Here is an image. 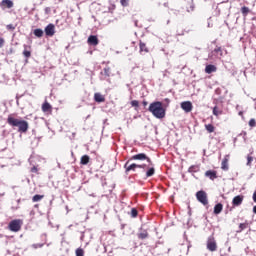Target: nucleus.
<instances>
[{"label": "nucleus", "mask_w": 256, "mask_h": 256, "mask_svg": "<svg viewBox=\"0 0 256 256\" xmlns=\"http://www.w3.org/2000/svg\"><path fill=\"white\" fill-rule=\"evenodd\" d=\"M155 175V167L152 165H149L148 170L146 171V177H153Z\"/></svg>", "instance_id": "19"}, {"label": "nucleus", "mask_w": 256, "mask_h": 256, "mask_svg": "<svg viewBox=\"0 0 256 256\" xmlns=\"http://www.w3.org/2000/svg\"><path fill=\"white\" fill-rule=\"evenodd\" d=\"M139 47H140V53H149V48H147V44H145V42L140 41L139 43Z\"/></svg>", "instance_id": "21"}, {"label": "nucleus", "mask_w": 256, "mask_h": 256, "mask_svg": "<svg viewBox=\"0 0 256 256\" xmlns=\"http://www.w3.org/2000/svg\"><path fill=\"white\" fill-rule=\"evenodd\" d=\"M130 161H147L149 165H153V161L145 153H139L131 156Z\"/></svg>", "instance_id": "5"}, {"label": "nucleus", "mask_w": 256, "mask_h": 256, "mask_svg": "<svg viewBox=\"0 0 256 256\" xmlns=\"http://www.w3.org/2000/svg\"><path fill=\"white\" fill-rule=\"evenodd\" d=\"M206 248L208 249V251H211V253H215V251H217V240H215L214 236L208 237L206 242Z\"/></svg>", "instance_id": "6"}, {"label": "nucleus", "mask_w": 256, "mask_h": 256, "mask_svg": "<svg viewBox=\"0 0 256 256\" xmlns=\"http://www.w3.org/2000/svg\"><path fill=\"white\" fill-rule=\"evenodd\" d=\"M37 169L35 167L32 168V173H35Z\"/></svg>", "instance_id": "45"}, {"label": "nucleus", "mask_w": 256, "mask_h": 256, "mask_svg": "<svg viewBox=\"0 0 256 256\" xmlns=\"http://www.w3.org/2000/svg\"><path fill=\"white\" fill-rule=\"evenodd\" d=\"M247 227H249V223H240L237 233H242L243 231H245V229H247Z\"/></svg>", "instance_id": "25"}, {"label": "nucleus", "mask_w": 256, "mask_h": 256, "mask_svg": "<svg viewBox=\"0 0 256 256\" xmlns=\"http://www.w3.org/2000/svg\"><path fill=\"white\" fill-rule=\"evenodd\" d=\"M138 239H140L141 241L145 240V239H149V232L147 230H141L138 234H137Z\"/></svg>", "instance_id": "17"}, {"label": "nucleus", "mask_w": 256, "mask_h": 256, "mask_svg": "<svg viewBox=\"0 0 256 256\" xmlns=\"http://www.w3.org/2000/svg\"><path fill=\"white\" fill-rule=\"evenodd\" d=\"M104 75L106 77H111V68H109V67L104 68Z\"/></svg>", "instance_id": "33"}, {"label": "nucleus", "mask_w": 256, "mask_h": 256, "mask_svg": "<svg viewBox=\"0 0 256 256\" xmlns=\"http://www.w3.org/2000/svg\"><path fill=\"white\" fill-rule=\"evenodd\" d=\"M11 209H12V211H17V210L19 209V205H17V206H12Z\"/></svg>", "instance_id": "40"}, {"label": "nucleus", "mask_w": 256, "mask_h": 256, "mask_svg": "<svg viewBox=\"0 0 256 256\" xmlns=\"http://www.w3.org/2000/svg\"><path fill=\"white\" fill-rule=\"evenodd\" d=\"M251 10H249V7L247 6H244L241 8V13L243 15V17H247V15H249Z\"/></svg>", "instance_id": "28"}, {"label": "nucleus", "mask_w": 256, "mask_h": 256, "mask_svg": "<svg viewBox=\"0 0 256 256\" xmlns=\"http://www.w3.org/2000/svg\"><path fill=\"white\" fill-rule=\"evenodd\" d=\"M44 197H45L44 195L36 194L33 196L32 201L33 203H37L38 201H41V199H43Z\"/></svg>", "instance_id": "31"}, {"label": "nucleus", "mask_w": 256, "mask_h": 256, "mask_svg": "<svg viewBox=\"0 0 256 256\" xmlns=\"http://www.w3.org/2000/svg\"><path fill=\"white\" fill-rule=\"evenodd\" d=\"M239 115H243V112H239Z\"/></svg>", "instance_id": "48"}, {"label": "nucleus", "mask_w": 256, "mask_h": 256, "mask_svg": "<svg viewBox=\"0 0 256 256\" xmlns=\"http://www.w3.org/2000/svg\"><path fill=\"white\" fill-rule=\"evenodd\" d=\"M222 171H229V155H226L221 163Z\"/></svg>", "instance_id": "13"}, {"label": "nucleus", "mask_w": 256, "mask_h": 256, "mask_svg": "<svg viewBox=\"0 0 256 256\" xmlns=\"http://www.w3.org/2000/svg\"><path fill=\"white\" fill-rule=\"evenodd\" d=\"M76 256H85V251L82 248H78L75 251Z\"/></svg>", "instance_id": "32"}, {"label": "nucleus", "mask_w": 256, "mask_h": 256, "mask_svg": "<svg viewBox=\"0 0 256 256\" xmlns=\"http://www.w3.org/2000/svg\"><path fill=\"white\" fill-rule=\"evenodd\" d=\"M223 211V204L218 203L214 206V215H219Z\"/></svg>", "instance_id": "23"}, {"label": "nucleus", "mask_w": 256, "mask_h": 256, "mask_svg": "<svg viewBox=\"0 0 256 256\" xmlns=\"http://www.w3.org/2000/svg\"><path fill=\"white\" fill-rule=\"evenodd\" d=\"M252 199H253L254 203H256V191L253 193Z\"/></svg>", "instance_id": "42"}, {"label": "nucleus", "mask_w": 256, "mask_h": 256, "mask_svg": "<svg viewBox=\"0 0 256 256\" xmlns=\"http://www.w3.org/2000/svg\"><path fill=\"white\" fill-rule=\"evenodd\" d=\"M148 111L152 113V115L156 119H165V115H167V110L163 107V102L155 101L149 105Z\"/></svg>", "instance_id": "2"}, {"label": "nucleus", "mask_w": 256, "mask_h": 256, "mask_svg": "<svg viewBox=\"0 0 256 256\" xmlns=\"http://www.w3.org/2000/svg\"><path fill=\"white\" fill-rule=\"evenodd\" d=\"M214 53H220V55L222 56V55H223V49H221V47L217 46V47L214 49Z\"/></svg>", "instance_id": "35"}, {"label": "nucleus", "mask_w": 256, "mask_h": 256, "mask_svg": "<svg viewBox=\"0 0 256 256\" xmlns=\"http://www.w3.org/2000/svg\"><path fill=\"white\" fill-rule=\"evenodd\" d=\"M212 113L215 117H219V115H223V109L219 108L218 106H215L212 110Z\"/></svg>", "instance_id": "22"}, {"label": "nucleus", "mask_w": 256, "mask_h": 256, "mask_svg": "<svg viewBox=\"0 0 256 256\" xmlns=\"http://www.w3.org/2000/svg\"><path fill=\"white\" fill-rule=\"evenodd\" d=\"M7 29H14V28H13V25H11V24L8 25V26H7Z\"/></svg>", "instance_id": "44"}, {"label": "nucleus", "mask_w": 256, "mask_h": 256, "mask_svg": "<svg viewBox=\"0 0 256 256\" xmlns=\"http://www.w3.org/2000/svg\"><path fill=\"white\" fill-rule=\"evenodd\" d=\"M243 199H244V196H243V195L235 196V197L233 198V200H232V205H233V207H239V205H242Z\"/></svg>", "instance_id": "12"}, {"label": "nucleus", "mask_w": 256, "mask_h": 256, "mask_svg": "<svg viewBox=\"0 0 256 256\" xmlns=\"http://www.w3.org/2000/svg\"><path fill=\"white\" fill-rule=\"evenodd\" d=\"M253 213L256 214V206L253 207Z\"/></svg>", "instance_id": "46"}, {"label": "nucleus", "mask_w": 256, "mask_h": 256, "mask_svg": "<svg viewBox=\"0 0 256 256\" xmlns=\"http://www.w3.org/2000/svg\"><path fill=\"white\" fill-rule=\"evenodd\" d=\"M131 158L124 164L125 173H130V171H137V169H146L147 164H129L131 163Z\"/></svg>", "instance_id": "3"}, {"label": "nucleus", "mask_w": 256, "mask_h": 256, "mask_svg": "<svg viewBox=\"0 0 256 256\" xmlns=\"http://www.w3.org/2000/svg\"><path fill=\"white\" fill-rule=\"evenodd\" d=\"M42 111L43 113H51L53 111V107L51 104H49V102H44L42 104Z\"/></svg>", "instance_id": "16"}, {"label": "nucleus", "mask_w": 256, "mask_h": 256, "mask_svg": "<svg viewBox=\"0 0 256 256\" xmlns=\"http://www.w3.org/2000/svg\"><path fill=\"white\" fill-rule=\"evenodd\" d=\"M196 199L202 205H209V199L207 198V192L200 190L196 193Z\"/></svg>", "instance_id": "7"}, {"label": "nucleus", "mask_w": 256, "mask_h": 256, "mask_svg": "<svg viewBox=\"0 0 256 256\" xmlns=\"http://www.w3.org/2000/svg\"><path fill=\"white\" fill-rule=\"evenodd\" d=\"M27 49H31V48L27 45H24L23 55L24 57H26V59H29V57H31V50H27Z\"/></svg>", "instance_id": "26"}, {"label": "nucleus", "mask_w": 256, "mask_h": 256, "mask_svg": "<svg viewBox=\"0 0 256 256\" xmlns=\"http://www.w3.org/2000/svg\"><path fill=\"white\" fill-rule=\"evenodd\" d=\"M7 123L10 127H17L18 133H27V131H29V122H27V120L15 118L13 114L8 115Z\"/></svg>", "instance_id": "1"}, {"label": "nucleus", "mask_w": 256, "mask_h": 256, "mask_svg": "<svg viewBox=\"0 0 256 256\" xmlns=\"http://www.w3.org/2000/svg\"><path fill=\"white\" fill-rule=\"evenodd\" d=\"M181 109H183L185 113H191L193 111V103H191V101H184L181 103Z\"/></svg>", "instance_id": "8"}, {"label": "nucleus", "mask_w": 256, "mask_h": 256, "mask_svg": "<svg viewBox=\"0 0 256 256\" xmlns=\"http://www.w3.org/2000/svg\"><path fill=\"white\" fill-rule=\"evenodd\" d=\"M249 127H256V121H255V119H250V121H249Z\"/></svg>", "instance_id": "36"}, {"label": "nucleus", "mask_w": 256, "mask_h": 256, "mask_svg": "<svg viewBox=\"0 0 256 256\" xmlns=\"http://www.w3.org/2000/svg\"><path fill=\"white\" fill-rule=\"evenodd\" d=\"M207 133H215V126L213 124H205Z\"/></svg>", "instance_id": "27"}, {"label": "nucleus", "mask_w": 256, "mask_h": 256, "mask_svg": "<svg viewBox=\"0 0 256 256\" xmlns=\"http://www.w3.org/2000/svg\"><path fill=\"white\" fill-rule=\"evenodd\" d=\"M3 45H5V39L0 38V49L3 48Z\"/></svg>", "instance_id": "39"}, {"label": "nucleus", "mask_w": 256, "mask_h": 256, "mask_svg": "<svg viewBox=\"0 0 256 256\" xmlns=\"http://www.w3.org/2000/svg\"><path fill=\"white\" fill-rule=\"evenodd\" d=\"M45 35L47 37H53L55 35V25L54 24H48L45 29Z\"/></svg>", "instance_id": "9"}, {"label": "nucleus", "mask_w": 256, "mask_h": 256, "mask_svg": "<svg viewBox=\"0 0 256 256\" xmlns=\"http://www.w3.org/2000/svg\"><path fill=\"white\" fill-rule=\"evenodd\" d=\"M13 1L11 0H2L0 3V7L1 9L5 10V9H13Z\"/></svg>", "instance_id": "10"}, {"label": "nucleus", "mask_w": 256, "mask_h": 256, "mask_svg": "<svg viewBox=\"0 0 256 256\" xmlns=\"http://www.w3.org/2000/svg\"><path fill=\"white\" fill-rule=\"evenodd\" d=\"M94 101L96 103H105V96H103V94L97 92L94 94Z\"/></svg>", "instance_id": "15"}, {"label": "nucleus", "mask_w": 256, "mask_h": 256, "mask_svg": "<svg viewBox=\"0 0 256 256\" xmlns=\"http://www.w3.org/2000/svg\"><path fill=\"white\" fill-rule=\"evenodd\" d=\"M35 207H39V204H36Z\"/></svg>", "instance_id": "49"}, {"label": "nucleus", "mask_w": 256, "mask_h": 256, "mask_svg": "<svg viewBox=\"0 0 256 256\" xmlns=\"http://www.w3.org/2000/svg\"><path fill=\"white\" fill-rule=\"evenodd\" d=\"M217 71V66L213 64H209L205 67V73L211 75V73H215Z\"/></svg>", "instance_id": "18"}, {"label": "nucleus", "mask_w": 256, "mask_h": 256, "mask_svg": "<svg viewBox=\"0 0 256 256\" xmlns=\"http://www.w3.org/2000/svg\"><path fill=\"white\" fill-rule=\"evenodd\" d=\"M131 106L132 107H139V101H137V100L131 101Z\"/></svg>", "instance_id": "37"}, {"label": "nucleus", "mask_w": 256, "mask_h": 256, "mask_svg": "<svg viewBox=\"0 0 256 256\" xmlns=\"http://www.w3.org/2000/svg\"><path fill=\"white\" fill-rule=\"evenodd\" d=\"M122 7H129V0H120Z\"/></svg>", "instance_id": "34"}, {"label": "nucleus", "mask_w": 256, "mask_h": 256, "mask_svg": "<svg viewBox=\"0 0 256 256\" xmlns=\"http://www.w3.org/2000/svg\"><path fill=\"white\" fill-rule=\"evenodd\" d=\"M142 105H144V107H147L148 102H147V101H143V102H142Z\"/></svg>", "instance_id": "43"}, {"label": "nucleus", "mask_w": 256, "mask_h": 256, "mask_svg": "<svg viewBox=\"0 0 256 256\" xmlns=\"http://www.w3.org/2000/svg\"><path fill=\"white\" fill-rule=\"evenodd\" d=\"M200 170L201 168L199 167V165H192L189 167L188 173H199Z\"/></svg>", "instance_id": "24"}, {"label": "nucleus", "mask_w": 256, "mask_h": 256, "mask_svg": "<svg viewBox=\"0 0 256 256\" xmlns=\"http://www.w3.org/2000/svg\"><path fill=\"white\" fill-rule=\"evenodd\" d=\"M88 45H92L93 47H97L99 45V38L96 35H90L87 40Z\"/></svg>", "instance_id": "11"}, {"label": "nucleus", "mask_w": 256, "mask_h": 256, "mask_svg": "<svg viewBox=\"0 0 256 256\" xmlns=\"http://www.w3.org/2000/svg\"><path fill=\"white\" fill-rule=\"evenodd\" d=\"M43 33L44 32L41 28H37V29L34 30L35 37L41 38V37H43Z\"/></svg>", "instance_id": "29"}, {"label": "nucleus", "mask_w": 256, "mask_h": 256, "mask_svg": "<svg viewBox=\"0 0 256 256\" xmlns=\"http://www.w3.org/2000/svg\"><path fill=\"white\" fill-rule=\"evenodd\" d=\"M89 161H91V157H89V155H83L80 159L81 165H89Z\"/></svg>", "instance_id": "20"}, {"label": "nucleus", "mask_w": 256, "mask_h": 256, "mask_svg": "<svg viewBox=\"0 0 256 256\" xmlns=\"http://www.w3.org/2000/svg\"><path fill=\"white\" fill-rule=\"evenodd\" d=\"M138 215H139V211L137 210V208H132L130 212V217H132V219H135L137 218Z\"/></svg>", "instance_id": "30"}, {"label": "nucleus", "mask_w": 256, "mask_h": 256, "mask_svg": "<svg viewBox=\"0 0 256 256\" xmlns=\"http://www.w3.org/2000/svg\"><path fill=\"white\" fill-rule=\"evenodd\" d=\"M251 163H253L252 156H247V165L251 166Z\"/></svg>", "instance_id": "38"}, {"label": "nucleus", "mask_w": 256, "mask_h": 256, "mask_svg": "<svg viewBox=\"0 0 256 256\" xmlns=\"http://www.w3.org/2000/svg\"><path fill=\"white\" fill-rule=\"evenodd\" d=\"M18 203H21V200H18Z\"/></svg>", "instance_id": "50"}, {"label": "nucleus", "mask_w": 256, "mask_h": 256, "mask_svg": "<svg viewBox=\"0 0 256 256\" xmlns=\"http://www.w3.org/2000/svg\"><path fill=\"white\" fill-rule=\"evenodd\" d=\"M21 227H23V220L21 219H14L10 221L8 225L9 231H12L13 233H19Z\"/></svg>", "instance_id": "4"}, {"label": "nucleus", "mask_w": 256, "mask_h": 256, "mask_svg": "<svg viewBox=\"0 0 256 256\" xmlns=\"http://www.w3.org/2000/svg\"><path fill=\"white\" fill-rule=\"evenodd\" d=\"M205 177H208L211 181H215V179H217V171L208 170L205 172Z\"/></svg>", "instance_id": "14"}, {"label": "nucleus", "mask_w": 256, "mask_h": 256, "mask_svg": "<svg viewBox=\"0 0 256 256\" xmlns=\"http://www.w3.org/2000/svg\"><path fill=\"white\" fill-rule=\"evenodd\" d=\"M195 6H193V4H190V8L188 9V11H194Z\"/></svg>", "instance_id": "41"}, {"label": "nucleus", "mask_w": 256, "mask_h": 256, "mask_svg": "<svg viewBox=\"0 0 256 256\" xmlns=\"http://www.w3.org/2000/svg\"><path fill=\"white\" fill-rule=\"evenodd\" d=\"M112 9H115V5H112Z\"/></svg>", "instance_id": "47"}]
</instances>
